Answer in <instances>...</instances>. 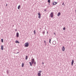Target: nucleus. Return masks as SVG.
<instances>
[{
  "label": "nucleus",
  "instance_id": "obj_31",
  "mask_svg": "<svg viewBox=\"0 0 76 76\" xmlns=\"http://www.w3.org/2000/svg\"><path fill=\"white\" fill-rule=\"evenodd\" d=\"M17 53H19V52H18Z\"/></svg>",
  "mask_w": 76,
  "mask_h": 76
},
{
  "label": "nucleus",
  "instance_id": "obj_19",
  "mask_svg": "<svg viewBox=\"0 0 76 76\" xmlns=\"http://www.w3.org/2000/svg\"><path fill=\"white\" fill-rule=\"evenodd\" d=\"M34 34H35V33H36L35 30H34Z\"/></svg>",
  "mask_w": 76,
  "mask_h": 76
},
{
  "label": "nucleus",
  "instance_id": "obj_1",
  "mask_svg": "<svg viewBox=\"0 0 76 76\" xmlns=\"http://www.w3.org/2000/svg\"><path fill=\"white\" fill-rule=\"evenodd\" d=\"M24 47H29V43L28 42H26L24 44Z\"/></svg>",
  "mask_w": 76,
  "mask_h": 76
},
{
  "label": "nucleus",
  "instance_id": "obj_14",
  "mask_svg": "<svg viewBox=\"0 0 76 76\" xmlns=\"http://www.w3.org/2000/svg\"><path fill=\"white\" fill-rule=\"evenodd\" d=\"M15 43H19V42L18 40H16L15 41Z\"/></svg>",
  "mask_w": 76,
  "mask_h": 76
},
{
  "label": "nucleus",
  "instance_id": "obj_26",
  "mask_svg": "<svg viewBox=\"0 0 76 76\" xmlns=\"http://www.w3.org/2000/svg\"><path fill=\"white\" fill-rule=\"evenodd\" d=\"M29 64H31V62H29Z\"/></svg>",
  "mask_w": 76,
  "mask_h": 76
},
{
  "label": "nucleus",
  "instance_id": "obj_27",
  "mask_svg": "<svg viewBox=\"0 0 76 76\" xmlns=\"http://www.w3.org/2000/svg\"><path fill=\"white\" fill-rule=\"evenodd\" d=\"M17 31V29H15V31Z\"/></svg>",
  "mask_w": 76,
  "mask_h": 76
},
{
  "label": "nucleus",
  "instance_id": "obj_24",
  "mask_svg": "<svg viewBox=\"0 0 76 76\" xmlns=\"http://www.w3.org/2000/svg\"><path fill=\"white\" fill-rule=\"evenodd\" d=\"M64 2L63 3V4H62V5H64Z\"/></svg>",
  "mask_w": 76,
  "mask_h": 76
},
{
  "label": "nucleus",
  "instance_id": "obj_13",
  "mask_svg": "<svg viewBox=\"0 0 76 76\" xmlns=\"http://www.w3.org/2000/svg\"><path fill=\"white\" fill-rule=\"evenodd\" d=\"M20 5H19L18 7V9H20Z\"/></svg>",
  "mask_w": 76,
  "mask_h": 76
},
{
  "label": "nucleus",
  "instance_id": "obj_33",
  "mask_svg": "<svg viewBox=\"0 0 76 76\" xmlns=\"http://www.w3.org/2000/svg\"><path fill=\"white\" fill-rule=\"evenodd\" d=\"M40 29H41V28H40Z\"/></svg>",
  "mask_w": 76,
  "mask_h": 76
},
{
  "label": "nucleus",
  "instance_id": "obj_15",
  "mask_svg": "<svg viewBox=\"0 0 76 76\" xmlns=\"http://www.w3.org/2000/svg\"><path fill=\"white\" fill-rule=\"evenodd\" d=\"M51 39H49V42L50 44H51Z\"/></svg>",
  "mask_w": 76,
  "mask_h": 76
},
{
  "label": "nucleus",
  "instance_id": "obj_6",
  "mask_svg": "<svg viewBox=\"0 0 76 76\" xmlns=\"http://www.w3.org/2000/svg\"><path fill=\"white\" fill-rule=\"evenodd\" d=\"M53 5H56V4H57V2H53Z\"/></svg>",
  "mask_w": 76,
  "mask_h": 76
},
{
  "label": "nucleus",
  "instance_id": "obj_25",
  "mask_svg": "<svg viewBox=\"0 0 76 76\" xmlns=\"http://www.w3.org/2000/svg\"><path fill=\"white\" fill-rule=\"evenodd\" d=\"M45 33V32H43V34H44Z\"/></svg>",
  "mask_w": 76,
  "mask_h": 76
},
{
  "label": "nucleus",
  "instance_id": "obj_28",
  "mask_svg": "<svg viewBox=\"0 0 76 76\" xmlns=\"http://www.w3.org/2000/svg\"><path fill=\"white\" fill-rule=\"evenodd\" d=\"M54 34L55 35H56V34H55V33H54Z\"/></svg>",
  "mask_w": 76,
  "mask_h": 76
},
{
  "label": "nucleus",
  "instance_id": "obj_12",
  "mask_svg": "<svg viewBox=\"0 0 76 76\" xmlns=\"http://www.w3.org/2000/svg\"><path fill=\"white\" fill-rule=\"evenodd\" d=\"M1 50H3V45H1Z\"/></svg>",
  "mask_w": 76,
  "mask_h": 76
},
{
  "label": "nucleus",
  "instance_id": "obj_2",
  "mask_svg": "<svg viewBox=\"0 0 76 76\" xmlns=\"http://www.w3.org/2000/svg\"><path fill=\"white\" fill-rule=\"evenodd\" d=\"M54 15V13L53 12H52L51 13L50 16L51 17V18H53V16Z\"/></svg>",
  "mask_w": 76,
  "mask_h": 76
},
{
  "label": "nucleus",
  "instance_id": "obj_9",
  "mask_svg": "<svg viewBox=\"0 0 76 76\" xmlns=\"http://www.w3.org/2000/svg\"><path fill=\"white\" fill-rule=\"evenodd\" d=\"M73 63H74V60H73L72 61V66H73Z\"/></svg>",
  "mask_w": 76,
  "mask_h": 76
},
{
  "label": "nucleus",
  "instance_id": "obj_7",
  "mask_svg": "<svg viewBox=\"0 0 76 76\" xmlns=\"http://www.w3.org/2000/svg\"><path fill=\"white\" fill-rule=\"evenodd\" d=\"M62 50V51H64V50H65V48H64V47H63Z\"/></svg>",
  "mask_w": 76,
  "mask_h": 76
},
{
  "label": "nucleus",
  "instance_id": "obj_21",
  "mask_svg": "<svg viewBox=\"0 0 76 76\" xmlns=\"http://www.w3.org/2000/svg\"><path fill=\"white\" fill-rule=\"evenodd\" d=\"M44 42H45V44H46V42L45 41H45H44Z\"/></svg>",
  "mask_w": 76,
  "mask_h": 76
},
{
  "label": "nucleus",
  "instance_id": "obj_22",
  "mask_svg": "<svg viewBox=\"0 0 76 76\" xmlns=\"http://www.w3.org/2000/svg\"><path fill=\"white\" fill-rule=\"evenodd\" d=\"M30 65L31 66H32V64L31 63L30 64Z\"/></svg>",
  "mask_w": 76,
  "mask_h": 76
},
{
  "label": "nucleus",
  "instance_id": "obj_5",
  "mask_svg": "<svg viewBox=\"0 0 76 76\" xmlns=\"http://www.w3.org/2000/svg\"><path fill=\"white\" fill-rule=\"evenodd\" d=\"M34 61H35V60H34V59L33 58L32 59V60L31 61V63L32 64H34Z\"/></svg>",
  "mask_w": 76,
  "mask_h": 76
},
{
  "label": "nucleus",
  "instance_id": "obj_17",
  "mask_svg": "<svg viewBox=\"0 0 76 76\" xmlns=\"http://www.w3.org/2000/svg\"><path fill=\"white\" fill-rule=\"evenodd\" d=\"M1 41L2 42H3V39H1Z\"/></svg>",
  "mask_w": 76,
  "mask_h": 76
},
{
  "label": "nucleus",
  "instance_id": "obj_20",
  "mask_svg": "<svg viewBox=\"0 0 76 76\" xmlns=\"http://www.w3.org/2000/svg\"><path fill=\"white\" fill-rule=\"evenodd\" d=\"M65 27H64V28H63V30H65Z\"/></svg>",
  "mask_w": 76,
  "mask_h": 76
},
{
  "label": "nucleus",
  "instance_id": "obj_29",
  "mask_svg": "<svg viewBox=\"0 0 76 76\" xmlns=\"http://www.w3.org/2000/svg\"><path fill=\"white\" fill-rule=\"evenodd\" d=\"M26 0H24V1H25Z\"/></svg>",
  "mask_w": 76,
  "mask_h": 76
},
{
  "label": "nucleus",
  "instance_id": "obj_18",
  "mask_svg": "<svg viewBox=\"0 0 76 76\" xmlns=\"http://www.w3.org/2000/svg\"><path fill=\"white\" fill-rule=\"evenodd\" d=\"M48 3H50V0H48Z\"/></svg>",
  "mask_w": 76,
  "mask_h": 76
},
{
  "label": "nucleus",
  "instance_id": "obj_32",
  "mask_svg": "<svg viewBox=\"0 0 76 76\" xmlns=\"http://www.w3.org/2000/svg\"><path fill=\"white\" fill-rule=\"evenodd\" d=\"M42 64H44V63H42Z\"/></svg>",
  "mask_w": 76,
  "mask_h": 76
},
{
  "label": "nucleus",
  "instance_id": "obj_16",
  "mask_svg": "<svg viewBox=\"0 0 76 76\" xmlns=\"http://www.w3.org/2000/svg\"><path fill=\"white\" fill-rule=\"evenodd\" d=\"M26 60H27L28 59V56H26Z\"/></svg>",
  "mask_w": 76,
  "mask_h": 76
},
{
  "label": "nucleus",
  "instance_id": "obj_4",
  "mask_svg": "<svg viewBox=\"0 0 76 76\" xmlns=\"http://www.w3.org/2000/svg\"><path fill=\"white\" fill-rule=\"evenodd\" d=\"M39 17L38 18L39 19H40V18H41V14H40V13L39 12L38 13H37Z\"/></svg>",
  "mask_w": 76,
  "mask_h": 76
},
{
  "label": "nucleus",
  "instance_id": "obj_23",
  "mask_svg": "<svg viewBox=\"0 0 76 76\" xmlns=\"http://www.w3.org/2000/svg\"><path fill=\"white\" fill-rule=\"evenodd\" d=\"M36 64V62H35V61L34 62V64H35V65Z\"/></svg>",
  "mask_w": 76,
  "mask_h": 76
},
{
  "label": "nucleus",
  "instance_id": "obj_30",
  "mask_svg": "<svg viewBox=\"0 0 76 76\" xmlns=\"http://www.w3.org/2000/svg\"><path fill=\"white\" fill-rule=\"evenodd\" d=\"M6 6H7V4H6Z\"/></svg>",
  "mask_w": 76,
  "mask_h": 76
},
{
  "label": "nucleus",
  "instance_id": "obj_10",
  "mask_svg": "<svg viewBox=\"0 0 76 76\" xmlns=\"http://www.w3.org/2000/svg\"><path fill=\"white\" fill-rule=\"evenodd\" d=\"M16 36L17 37H19V33H17L16 34Z\"/></svg>",
  "mask_w": 76,
  "mask_h": 76
},
{
  "label": "nucleus",
  "instance_id": "obj_11",
  "mask_svg": "<svg viewBox=\"0 0 76 76\" xmlns=\"http://www.w3.org/2000/svg\"><path fill=\"white\" fill-rule=\"evenodd\" d=\"M23 66H24V63H23L22 64V67H23Z\"/></svg>",
  "mask_w": 76,
  "mask_h": 76
},
{
  "label": "nucleus",
  "instance_id": "obj_3",
  "mask_svg": "<svg viewBox=\"0 0 76 76\" xmlns=\"http://www.w3.org/2000/svg\"><path fill=\"white\" fill-rule=\"evenodd\" d=\"M42 72V71H39V73L38 74V76H41V73Z\"/></svg>",
  "mask_w": 76,
  "mask_h": 76
},
{
  "label": "nucleus",
  "instance_id": "obj_8",
  "mask_svg": "<svg viewBox=\"0 0 76 76\" xmlns=\"http://www.w3.org/2000/svg\"><path fill=\"white\" fill-rule=\"evenodd\" d=\"M61 15V13L60 12H59L58 13L57 16H60V15Z\"/></svg>",
  "mask_w": 76,
  "mask_h": 76
}]
</instances>
